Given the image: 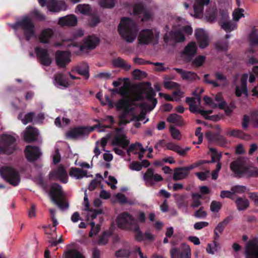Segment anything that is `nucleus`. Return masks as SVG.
Listing matches in <instances>:
<instances>
[{
  "mask_svg": "<svg viewBox=\"0 0 258 258\" xmlns=\"http://www.w3.org/2000/svg\"><path fill=\"white\" fill-rule=\"evenodd\" d=\"M111 91L119 93L124 98V99L122 100L127 101L128 104L132 102L141 99L143 95H145L147 99L148 103H151L152 105L146 104L144 106V107L149 111L152 110L155 107L157 102V100L154 98L155 93L151 88H143L132 93L129 88L128 83H124L123 85L119 89H113Z\"/></svg>",
  "mask_w": 258,
  "mask_h": 258,
  "instance_id": "obj_1",
  "label": "nucleus"
},
{
  "mask_svg": "<svg viewBox=\"0 0 258 258\" xmlns=\"http://www.w3.org/2000/svg\"><path fill=\"white\" fill-rule=\"evenodd\" d=\"M83 35V31L82 29H78L72 32L69 38L63 40V41L70 42L67 47L72 53L78 54L80 52H85L87 50L93 49L98 44L100 41L99 38L96 36L92 35L85 38L83 44L80 45L77 40Z\"/></svg>",
  "mask_w": 258,
  "mask_h": 258,
  "instance_id": "obj_2",
  "label": "nucleus"
},
{
  "mask_svg": "<svg viewBox=\"0 0 258 258\" xmlns=\"http://www.w3.org/2000/svg\"><path fill=\"white\" fill-rule=\"evenodd\" d=\"M130 104L123 100H120L115 104L116 109L122 111L119 116V124H125L133 120L143 122V123L147 122L149 119L146 118L145 114L142 113L138 116H136L133 111L134 108L131 106Z\"/></svg>",
  "mask_w": 258,
  "mask_h": 258,
  "instance_id": "obj_3",
  "label": "nucleus"
},
{
  "mask_svg": "<svg viewBox=\"0 0 258 258\" xmlns=\"http://www.w3.org/2000/svg\"><path fill=\"white\" fill-rule=\"evenodd\" d=\"M117 226L121 229L131 230L137 233L136 238L138 240L142 239V233L136 219L133 216L127 212L119 213L115 219Z\"/></svg>",
  "mask_w": 258,
  "mask_h": 258,
  "instance_id": "obj_4",
  "label": "nucleus"
},
{
  "mask_svg": "<svg viewBox=\"0 0 258 258\" xmlns=\"http://www.w3.org/2000/svg\"><path fill=\"white\" fill-rule=\"evenodd\" d=\"M230 167L237 177L258 176V168L253 166H247L242 158H238L232 162Z\"/></svg>",
  "mask_w": 258,
  "mask_h": 258,
  "instance_id": "obj_5",
  "label": "nucleus"
},
{
  "mask_svg": "<svg viewBox=\"0 0 258 258\" xmlns=\"http://www.w3.org/2000/svg\"><path fill=\"white\" fill-rule=\"evenodd\" d=\"M118 31L121 36L127 42H132L136 39L138 27L136 23L129 18L121 19L118 26Z\"/></svg>",
  "mask_w": 258,
  "mask_h": 258,
  "instance_id": "obj_6",
  "label": "nucleus"
},
{
  "mask_svg": "<svg viewBox=\"0 0 258 258\" xmlns=\"http://www.w3.org/2000/svg\"><path fill=\"white\" fill-rule=\"evenodd\" d=\"M10 26L15 31L21 28L27 40H29L35 35L34 24L28 16L22 17L15 23L10 24Z\"/></svg>",
  "mask_w": 258,
  "mask_h": 258,
  "instance_id": "obj_7",
  "label": "nucleus"
},
{
  "mask_svg": "<svg viewBox=\"0 0 258 258\" xmlns=\"http://www.w3.org/2000/svg\"><path fill=\"white\" fill-rule=\"evenodd\" d=\"M192 32V28L186 25L184 19H179L178 24L174 26L171 32L172 39L177 42L183 41L185 39V35H190Z\"/></svg>",
  "mask_w": 258,
  "mask_h": 258,
  "instance_id": "obj_8",
  "label": "nucleus"
},
{
  "mask_svg": "<svg viewBox=\"0 0 258 258\" xmlns=\"http://www.w3.org/2000/svg\"><path fill=\"white\" fill-rule=\"evenodd\" d=\"M16 136L13 133H6L0 139V154H11L16 150Z\"/></svg>",
  "mask_w": 258,
  "mask_h": 258,
  "instance_id": "obj_9",
  "label": "nucleus"
},
{
  "mask_svg": "<svg viewBox=\"0 0 258 258\" xmlns=\"http://www.w3.org/2000/svg\"><path fill=\"white\" fill-rule=\"evenodd\" d=\"M0 175L13 186H17L20 182L21 178L19 172L12 167L3 166L1 167Z\"/></svg>",
  "mask_w": 258,
  "mask_h": 258,
  "instance_id": "obj_10",
  "label": "nucleus"
},
{
  "mask_svg": "<svg viewBox=\"0 0 258 258\" xmlns=\"http://www.w3.org/2000/svg\"><path fill=\"white\" fill-rule=\"evenodd\" d=\"M49 195L52 201L61 210H63L68 208V204L63 203L64 193L62 190L61 187L59 184L54 183L51 185Z\"/></svg>",
  "mask_w": 258,
  "mask_h": 258,
  "instance_id": "obj_11",
  "label": "nucleus"
},
{
  "mask_svg": "<svg viewBox=\"0 0 258 258\" xmlns=\"http://www.w3.org/2000/svg\"><path fill=\"white\" fill-rule=\"evenodd\" d=\"M38 3L41 7L46 6L47 11L52 13H58L68 9L67 4L63 1L38 0Z\"/></svg>",
  "mask_w": 258,
  "mask_h": 258,
  "instance_id": "obj_12",
  "label": "nucleus"
},
{
  "mask_svg": "<svg viewBox=\"0 0 258 258\" xmlns=\"http://www.w3.org/2000/svg\"><path fill=\"white\" fill-rule=\"evenodd\" d=\"M107 126H103V128L100 127L96 125L92 127H80L75 128L70 131L67 133V137L71 139H77L89 134L93 131L95 128H98V131L102 132L104 131L105 128Z\"/></svg>",
  "mask_w": 258,
  "mask_h": 258,
  "instance_id": "obj_13",
  "label": "nucleus"
},
{
  "mask_svg": "<svg viewBox=\"0 0 258 258\" xmlns=\"http://www.w3.org/2000/svg\"><path fill=\"white\" fill-rule=\"evenodd\" d=\"M159 38V33L151 29L142 30L139 35V43L148 44L150 43H155Z\"/></svg>",
  "mask_w": 258,
  "mask_h": 258,
  "instance_id": "obj_14",
  "label": "nucleus"
},
{
  "mask_svg": "<svg viewBox=\"0 0 258 258\" xmlns=\"http://www.w3.org/2000/svg\"><path fill=\"white\" fill-rule=\"evenodd\" d=\"M143 179L147 186H152L156 182L161 181L162 177L158 174L155 173L151 168L148 169L143 176Z\"/></svg>",
  "mask_w": 258,
  "mask_h": 258,
  "instance_id": "obj_15",
  "label": "nucleus"
},
{
  "mask_svg": "<svg viewBox=\"0 0 258 258\" xmlns=\"http://www.w3.org/2000/svg\"><path fill=\"white\" fill-rule=\"evenodd\" d=\"M50 177L54 180H59L64 183L68 182V175L65 168L62 166H59L56 169L53 170L49 174Z\"/></svg>",
  "mask_w": 258,
  "mask_h": 258,
  "instance_id": "obj_16",
  "label": "nucleus"
},
{
  "mask_svg": "<svg viewBox=\"0 0 258 258\" xmlns=\"http://www.w3.org/2000/svg\"><path fill=\"white\" fill-rule=\"evenodd\" d=\"M35 52L41 64L48 66L51 63L52 58L47 49L37 47L35 48Z\"/></svg>",
  "mask_w": 258,
  "mask_h": 258,
  "instance_id": "obj_17",
  "label": "nucleus"
},
{
  "mask_svg": "<svg viewBox=\"0 0 258 258\" xmlns=\"http://www.w3.org/2000/svg\"><path fill=\"white\" fill-rule=\"evenodd\" d=\"M210 0H196L193 6L194 11L190 13L195 18H201L203 16L205 6L208 5Z\"/></svg>",
  "mask_w": 258,
  "mask_h": 258,
  "instance_id": "obj_18",
  "label": "nucleus"
},
{
  "mask_svg": "<svg viewBox=\"0 0 258 258\" xmlns=\"http://www.w3.org/2000/svg\"><path fill=\"white\" fill-rule=\"evenodd\" d=\"M246 258H258V241L253 239L249 241L245 247Z\"/></svg>",
  "mask_w": 258,
  "mask_h": 258,
  "instance_id": "obj_19",
  "label": "nucleus"
},
{
  "mask_svg": "<svg viewBox=\"0 0 258 258\" xmlns=\"http://www.w3.org/2000/svg\"><path fill=\"white\" fill-rule=\"evenodd\" d=\"M129 142L122 130L118 129L112 139V144L114 146L118 145L122 148H125L128 146Z\"/></svg>",
  "mask_w": 258,
  "mask_h": 258,
  "instance_id": "obj_20",
  "label": "nucleus"
},
{
  "mask_svg": "<svg viewBox=\"0 0 258 258\" xmlns=\"http://www.w3.org/2000/svg\"><path fill=\"white\" fill-rule=\"evenodd\" d=\"M55 60L59 67L64 68L71 61L70 53L57 51L55 53Z\"/></svg>",
  "mask_w": 258,
  "mask_h": 258,
  "instance_id": "obj_21",
  "label": "nucleus"
},
{
  "mask_svg": "<svg viewBox=\"0 0 258 258\" xmlns=\"http://www.w3.org/2000/svg\"><path fill=\"white\" fill-rule=\"evenodd\" d=\"M195 36L199 46L204 48L209 44V38L207 32L203 29H197L195 31Z\"/></svg>",
  "mask_w": 258,
  "mask_h": 258,
  "instance_id": "obj_22",
  "label": "nucleus"
},
{
  "mask_svg": "<svg viewBox=\"0 0 258 258\" xmlns=\"http://www.w3.org/2000/svg\"><path fill=\"white\" fill-rule=\"evenodd\" d=\"M25 154L28 160L34 161L37 160L41 155L42 153L38 147L27 146L25 150Z\"/></svg>",
  "mask_w": 258,
  "mask_h": 258,
  "instance_id": "obj_23",
  "label": "nucleus"
},
{
  "mask_svg": "<svg viewBox=\"0 0 258 258\" xmlns=\"http://www.w3.org/2000/svg\"><path fill=\"white\" fill-rule=\"evenodd\" d=\"M145 150L141 144L136 143L130 146L127 153L128 156L131 154L138 155L139 158L141 159L144 156Z\"/></svg>",
  "mask_w": 258,
  "mask_h": 258,
  "instance_id": "obj_24",
  "label": "nucleus"
},
{
  "mask_svg": "<svg viewBox=\"0 0 258 258\" xmlns=\"http://www.w3.org/2000/svg\"><path fill=\"white\" fill-rule=\"evenodd\" d=\"M248 75L242 74L240 78V84L236 86L235 94L237 96H240L242 94L247 96V80Z\"/></svg>",
  "mask_w": 258,
  "mask_h": 258,
  "instance_id": "obj_25",
  "label": "nucleus"
},
{
  "mask_svg": "<svg viewBox=\"0 0 258 258\" xmlns=\"http://www.w3.org/2000/svg\"><path fill=\"white\" fill-rule=\"evenodd\" d=\"M23 134L25 141L30 143L37 139L39 133L36 128L29 126L25 129Z\"/></svg>",
  "mask_w": 258,
  "mask_h": 258,
  "instance_id": "obj_26",
  "label": "nucleus"
},
{
  "mask_svg": "<svg viewBox=\"0 0 258 258\" xmlns=\"http://www.w3.org/2000/svg\"><path fill=\"white\" fill-rule=\"evenodd\" d=\"M186 101L189 105V110L191 112L200 113V111L202 109L201 108V99L200 97H197L195 98H187Z\"/></svg>",
  "mask_w": 258,
  "mask_h": 258,
  "instance_id": "obj_27",
  "label": "nucleus"
},
{
  "mask_svg": "<svg viewBox=\"0 0 258 258\" xmlns=\"http://www.w3.org/2000/svg\"><path fill=\"white\" fill-rule=\"evenodd\" d=\"M77 23V18L74 15H70L59 19L58 24L61 26H75Z\"/></svg>",
  "mask_w": 258,
  "mask_h": 258,
  "instance_id": "obj_28",
  "label": "nucleus"
},
{
  "mask_svg": "<svg viewBox=\"0 0 258 258\" xmlns=\"http://www.w3.org/2000/svg\"><path fill=\"white\" fill-rule=\"evenodd\" d=\"M166 149L170 150L176 152L180 156H184L186 155V153L190 150V147H186L182 148L180 146L177 144H174L172 142H167L166 144Z\"/></svg>",
  "mask_w": 258,
  "mask_h": 258,
  "instance_id": "obj_29",
  "label": "nucleus"
},
{
  "mask_svg": "<svg viewBox=\"0 0 258 258\" xmlns=\"http://www.w3.org/2000/svg\"><path fill=\"white\" fill-rule=\"evenodd\" d=\"M134 13L135 14L139 15L140 17H141L142 21L147 20L151 17V13L145 10L143 5L140 4L135 5Z\"/></svg>",
  "mask_w": 258,
  "mask_h": 258,
  "instance_id": "obj_30",
  "label": "nucleus"
},
{
  "mask_svg": "<svg viewBox=\"0 0 258 258\" xmlns=\"http://www.w3.org/2000/svg\"><path fill=\"white\" fill-rule=\"evenodd\" d=\"M53 84L55 87L59 89H64L70 85L68 81L61 74H58L55 76Z\"/></svg>",
  "mask_w": 258,
  "mask_h": 258,
  "instance_id": "obj_31",
  "label": "nucleus"
},
{
  "mask_svg": "<svg viewBox=\"0 0 258 258\" xmlns=\"http://www.w3.org/2000/svg\"><path fill=\"white\" fill-rule=\"evenodd\" d=\"M53 35V31L51 28H45L41 30L39 35V40L41 43H48Z\"/></svg>",
  "mask_w": 258,
  "mask_h": 258,
  "instance_id": "obj_32",
  "label": "nucleus"
},
{
  "mask_svg": "<svg viewBox=\"0 0 258 258\" xmlns=\"http://www.w3.org/2000/svg\"><path fill=\"white\" fill-rule=\"evenodd\" d=\"M192 168V167H189L176 169L173 175V179L174 180H179L185 178L188 175L189 170Z\"/></svg>",
  "mask_w": 258,
  "mask_h": 258,
  "instance_id": "obj_33",
  "label": "nucleus"
},
{
  "mask_svg": "<svg viewBox=\"0 0 258 258\" xmlns=\"http://www.w3.org/2000/svg\"><path fill=\"white\" fill-rule=\"evenodd\" d=\"M176 71L181 75V78L184 80L188 81H194L199 80L197 75L192 72L185 71L181 69H175Z\"/></svg>",
  "mask_w": 258,
  "mask_h": 258,
  "instance_id": "obj_34",
  "label": "nucleus"
},
{
  "mask_svg": "<svg viewBox=\"0 0 258 258\" xmlns=\"http://www.w3.org/2000/svg\"><path fill=\"white\" fill-rule=\"evenodd\" d=\"M197 46L195 42L189 43L185 48L183 54L187 61H189L197 51Z\"/></svg>",
  "mask_w": 258,
  "mask_h": 258,
  "instance_id": "obj_35",
  "label": "nucleus"
},
{
  "mask_svg": "<svg viewBox=\"0 0 258 258\" xmlns=\"http://www.w3.org/2000/svg\"><path fill=\"white\" fill-rule=\"evenodd\" d=\"M72 71L77 72L79 74L84 76L86 79H88L89 77V66L86 63L76 66L73 69Z\"/></svg>",
  "mask_w": 258,
  "mask_h": 258,
  "instance_id": "obj_36",
  "label": "nucleus"
},
{
  "mask_svg": "<svg viewBox=\"0 0 258 258\" xmlns=\"http://www.w3.org/2000/svg\"><path fill=\"white\" fill-rule=\"evenodd\" d=\"M87 172L77 168H72L70 171V175L76 179H79L85 176H87Z\"/></svg>",
  "mask_w": 258,
  "mask_h": 258,
  "instance_id": "obj_37",
  "label": "nucleus"
},
{
  "mask_svg": "<svg viewBox=\"0 0 258 258\" xmlns=\"http://www.w3.org/2000/svg\"><path fill=\"white\" fill-rule=\"evenodd\" d=\"M167 121L178 126L181 125L183 123L182 117L175 113L170 114L167 117Z\"/></svg>",
  "mask_w": 258,
  "mask_h": 258,
  "instance_id": "obj_38",
  "label": "nucleus"
},
{
  "mask_svg": "<svg viewBox=\"0 0 258 258\" xmlns=\"http://www.w3.org/2000/svg\"><path fill=\"white\" fill-rule=\"evenodd\" d=\"M19 119L21 120L24 124H26L34 119V113L29 112L28 113H21L18 116Z\"/></svg>",
  "mask_w": 258,
  "mask_h": 258,
  "instance_id": "obj_39",
  "label": "nucleus"
},
{
  "mask_svg": "<svg viewBox=\"0 0 258 258\" xmlns=\"http://www.w3.org/2000/svg\"><path fill=\"white\" fill-rule=\"evenodd\" d=\"M238 210H245L249 206L248 201L245 198H239L235 201Z\"/></svg>",
  "mask_w": 258,
  "mask_h": 258,
  "instance_id": "obj_40",
  "label": "nucleus"
},
{
  "mask_svg": "<svg viewBox=\"0 0 258 258\" xmlns=\"http://www.w3.org/2000/svg\"><path fill=\"white\" fill-rule=\"evenodd\" d=\"M113 233V229L110 228L108 230L104 231L103 234L100 237L98 240V244L100 245H105L108 242V237L111 235Z\"/></svg>",
  "mask_w": 258,
  "mask_h": 258,
  "instance_id": "obj_41",
  "label": "nucleus"
},
{
  "mask_svg": "<svg viewBox=\"0 0 258 258\" xmlns=\"http://www.w3.org/2000/svg\"><path fill=\"white\" fill-rule=\"evenodd\" d=\"M64 256L65 258H85L80 251L76 249H71L66 251Z\"/></svg>",
  "mask_w": 258,
  "mask_h": 258,
  "instance_id": "obj_42",
  "label": "nucleus"
},
{
  "mask_svg": "<svg viewBox=\"0 0 258 258\" xmlns=\"http://www.w3.org/2000/svg\"><path fill=\"white\" fill-rule=\"evenodd\" d=\"M113 64L116 67H120L128 70L131 68V66L121 58H117L113 60Z\"/></svg>",
  "mask_w": 258,
  "mask_h": 258,
  "instance_id": "obj_43",
  "label": "nucleus"
},
{
  "mask_svg": "<svg viewBox=\"0 0 258 258\" xmlns=\"http://www.w3.org/2000/svg\"><path fill=\"white\" fill-rule=\"evenodd\" d=\"M90 7L88 4L78 5L76 9V13H80L83 15L89 14L90 12Z\"/></svg>",
  "mask_w": 258,
  "mask_h": 258,
  "instance_id": "obj_44",
  "label": "nucleus"
},
{
  "mask_svg": "<svg viewBox=\"0 0 258 258\" xmlns=\"http://www.w3.org/2000/svg\"><path fill=\"white\" fill-rule=\"evenodd\" d=\"M221 27L226 32H230L237 28V24L232 21L224 22L222 24Z\"/></svg>",
  "mask_w": 258,
  "mask_h": 258,
  "instance_id": "obj_45",
  "label": "nucleus"
},
{
  "mask_svg": "<svg viewBox=\"0 0 258 258\" xmlns=\"http://www.w3.org/2000/svg\"><path fill=\"white\" fill-rule=\"evenodd\" d=\"M108 172L105 171L104 174L105 182L110 186L112 189L116 187L115 184L117 183V180L113 176H108Z\"/></svg>",
  "mask_w": 258,
  "mask_h": 258,
  "instance_id": "obj_46",
  "label": "nucleus"
},
{
  "mask_svg": "<svg viewBox=\"0 0 258 258\" xmlns=\"http://www.w3.org/2000/svg\"><path fill=\"white\" fill-rule=\"evenodd\" d=\"M86 219L88 221H91L97 218V215L102 213L101 210H88L86 211Z\"/></svg>",
  "mask_w": 258,
  "mask_h": 258,
  "instance_id": "obj_47",
  "label": "nucleus"
},
{
  "mask_svg": "<svg viewBox=\"0 0 258 258\" xmlns=\"http://www.w3.org/2000/svg\"><path fill=\"white\" fill-rule=\"evenodd\" d=\"M216 78V84L217 85L214 87L223 86L227 84V80L225 77L221 73H217L215 74Z\"/></svg>",
  "mask_w": 258,
  "mask_h": 258,
  "instance_id": "obj_48",
  "label": "nucleus"
},
{
  "mask_svg": "<svg viewBox=\"0 0 258 258\" xmlns=\"http://www.w3.org/2000/svg\"><path fill=\"white\" fill-rule=\"evenodd\" d=\"M233 19L235 21H238L241 18L244 17V10L241 8L235 9L232 13Z\"/></svg>",
  "mask_w": 258,
  "mask_h": 258,
  "instance_id": "obj_49",
  "label": "nucleus"
},
{
  "mask_svg": "<svg viewBox=\"0 0 258 258\" xmlns=\"http://www.w3.org/2000/svg\"><path fill=\"white\" fill-rule=\"evenodd\" d=\"M130 254H133V246L130 249L127 248L121 249L115 253V255L117 257H125L128 256Z\"/></svg>",
  "mask_w": 258,
  "mask_h": 258,
  "instance_id": "obj_50",
  "label": "nucleus"
},
{
  "mask_svg": "<svg viewBox=\"0 0 258 258\" xmlns=\"http://www.w3.org/2000/svg\"><path fill=\"white\" fill-rule=\"evenodd\" d=\"M201 197V195L199 194H193L192 195L191 207L192 208H196L201 205V202L200 201V199Z\"/></svg>",
  "mask_w": 258,
  "mask_h": 258,
  "instance_id": "obj_51",
  "label": "nucleus"
},
{
  "mask_svg": "<svg viewBox=\"0 0 258 258\" xmlns=\"http://www.w3.org/2000/svg\"><path fill=\"white\" fill-rule=\"evenodd\" d=\"M210 152L211 153V156L212 157V160L210 161H204L203 163H210L215 162L217 160L219 161L221 158V154H219L217 152L216 150L214 148H210Z\"/></svg>",
  "mask_w": 258,
  "mask_h": 258,
  "instance_id": "obj_52",
  "label": "nucleus"
},
{
  "mask_svg": "<svg viewBox=\"0 0 258 258\" xmlns=\"http://www.w3.org/2000/svg\"><path fill=\"white\" fill-rule=\"evenodd\" d=\"M30 14L32 17L35 18L38 21H44L46 18L44 14L41 13L37 9H34L33 11H32L30 13Z\"/></svg>",
  "mask_w": 258,
  "mask_h": 258,
  "instance_id": "obj_53",
  "label": "nucleus"
},
{
  "mask_svg": "<svg viewBox=\"0 0 258 258\" xmlns=\"http://www.w3.org/2000/svg\"><path fill=\"white\" fill-rule=\"evenodd\" d=\"M249 42L251 46L258 45V35L255 30H252L249 34Z\"/></svg>",
  "mask_w": 258,
  "mask_h": 258,
  "instance_id": "obj_54",
  "label": "nucleus"
},
{
  "mask_svg": "<svg viewBox=\"0 0 258 258\" xmlns=\"http://www.w3.org/2000/svg\"><path fill=\"white\" fill-rule=\"evenodd\" d=\"M90 224L91 226V229L89 233V236L92 237L99 233L100 230V227L99 224H96L94 222H91Z\"/></svg>",
  "mask_w": 258,
  "mask_h": 258,
  "instance_id": "obj_55",
  "label": "nucleus"
},
{
  "mask_svg": "<svg viewBox=\"0 0 258 258\" xmlns=\"http://www.w3.org/2000/svg\"><path fill=\"white\" fill-rule=\"evenodd\" d=\"M226 134L230 137L242 138L243 133L239 130L228 129L226 131Z\"/></svg>",
  "mask_w": 258,
  "mask_h": 258,
  "instance_id": "obj_56",
  "label": "nucleus"
},
{
  "mask_svg": "<svg viewBox=\"0 0 258 258\" xmlns=\"http://www.w3.org/2000/svg\"><path fill=\"white\" fill-rule=\"evenodd\" d=\"M212 112L213 111L212 110H204L203 109H201V110L200 111V113L202 116H203L205 118L215 121L218 120L219 119V118L218 117L208 115L209 114L212 113Z\"/></svg>",
  "mask_w": 258,
  "mask_h": 258,
  "instance_id": "obj_57",
  "label": "nucleus"
},
{
  "mask_svg": "<svg viewBox=\"0 0 258 258\" xmlns=\"http://www.w3.org/2000/svg\"><path fill=\"white\" fill-rule=\"evenodd\" d=\"M102 176L100 174H97L96 176V178L93 180L89 186V189L90 190H94L98 184L101 182Z\"/></svg>",
  "mask_w": 258,
  "mask_h": 258,
  "instance_id": "obj_58",
  "label": "nucleus"
},
{
  "mask_svg": "<svg viewBox=\"0 0 258 258\" xmlns=\"http://www.w3.org/2000/svg\"><path fill=\"white\" fill-rule=\"evenodd\" d=\"M115 0H99L100 6L103 8H110L113 7Z\"/></svg>",
  "mask_w": 258,
  "mask_h": 258,
  "instance_id": "obj_59",
  "label": "nucleus"
},
{
  "mask_svg": "<svg viewBox=\"0 0 258 258\" xmlns=\"http://www.w3.org/2000/svg\"><path fill=\"white\" fill-rule=\"evenodd\" d=\"M205 57L203 55H200L195 58L192 62V64L195 67H199L201 66L204 62Z\"/></svg>",
  "mask_w": 258,
  "mask_h": 258,
  "instance_id": "obj_60",
  "label": "nucleus"
},
{
  "mask_svg": "<svg viewBox=\"0 0 258 258\" xmlns=\"http://www.w3.org/2000/svg\"><path fill=\"white\" fill-rule=\"evenodd\" d=\"M170 130L171 136L174 139L177 141L181 140V135L179 130L172 126L170 127Z\"/></svg>",
  "mask_w": 258,
  "mask_h": 258,
  "instance_id": "obj_61",
  "label": "nucleus"
},
{
  "mask_svg": "<svg viewBox=\"0 0 258 258\" xmlns=\"http://www.w3.org/2000/svg\"><path fill=\"white\" fill-rule=\"evenodd\" d=\"M218 248V243L214 241L213 243L208 244L207 248V251L208 253L214 254L217 251Z\"/></svg>",
  "mask_w": 258,
  "mask_h": 258,
  "instance_id": "obj_62",
  "label": "nucleus"
},
{
  "mask_svg": "<svg viewBox=\"0 0 258 258\" xmlns=\"http://www.w3.org/2000/svg\"><path fill=\"white\" fill-rule=\"evenodd\" d=\"M138 254L140 257V258H147V256L146 255H144L141 248L137 245H133V254L134 256H136V254Z\"/></svg>",
  "mask_w": 258,
  "mask_h": 258,
  "instance_id": "obj_63",
  "label": "nucleus"
},
{
  "mask_svg": "<svg viewBox=\"0 0 258 258\" xmlns=\"http://www.w3.org/2000/svg\"><path fill=\"white\" fill-rule=\"evenodd\" d=\"M171 258H181L183 253L180 252L179 250L176 247H173L170 250Z\"/></svg>",
  "mask_w": 258,
  "mask_h": 258,
  "instance_id": "obj_64",
  "label": "nucleus"
}]
</instances>
